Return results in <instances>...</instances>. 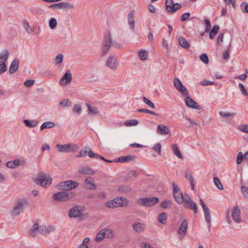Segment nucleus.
<instances>
[{
	"mask_svg": "<svg viewBox=\"0 0 248 248\" xmlns=\"http://www.w3.org/2000/svg\"><path fill=\"white\" fill-rule=\"evenodd\" d=\"M181 4L178 3H177L173 4L171 6V8H170L169 9H171L170 10V12L174 13V12H176L177 10L180 9L181 8Z\"/></svg>",
	"mask_w": 248,
	"mask_h": 248,
	"instance_id": "37998d69",
	"label": "nucleus"
},
{
	"mask_svg": "<svg viewBox=\"0 0 248 248\" xmlns=\"http://www.w3.org/2000/svg\"><path fill=\"white\" fill-rule=\"evenodd\" d=\"M239 88H240L242 94L244 95L247 96L248 95V93L247 90L245 89L244 85L242 83H239L238 84Z\"/></svg>",
	"mask_w": 248,
	"mask_h": 248,
	"instance_id": "8fccbe9b",
	"label": "nucleus"
},
{
	"mask_svg": "<svg viewBox=\"0 0 248 248\" xmlns=\"http://www.w3.org/2000/svg\"><path fill=\"white\" fill-rule=\"evenodd\" d=\"M63 56L62 54H58L55 58V63L57 64H60L63 61Z\"/></svg>",
	"mask_w": 248,
	"mask_h": 248,
	"instance_id": "de8ad7c7",
	"label": "nucleus"
},
{
	"mask_svg": "<svg viewBox=\"0 0 248 248\" xmlns=\"http://www.w3.org/2000/svg\"><path fill=\"white\" fill-rule=\"evenodd\" d=\"M173 197L175 201L179 204H182L183 202L184 195L182 193H173Z\"/></svg>",
	"mask_w": 248,
	"mask_h": 248,
	"instance_id": "a878e982",
	"label": "nucleus"
},
{
	"mask_svg": "<svg viewBox=\"0 0 248 248\" xmlns=\"http://www.w3.org/2000/svg\"><path fill=\"white\" fill-rule=\"evenodd\" d=\"M27 204V202L25 201H19L13 210L12 211V215L14 216H17L23 211V208Z\"/></svg>",
	"mask_w": 248,
	"mask_h": 248,
	"instance_id": "0eeeda50",
	"label": "nucleus"
},
{
	"mask_svg": "<svg viewBox=\"0 0 248 248\" xmlns=\"http://www.w3.org/2000/svg\"><path fill=\"white\" fill-rule=\"evenodd\" d=\"M134 158V156L128 155L117 158L115 160H114V162L120 163L128 162L129 161L133 160Z\"/></svg>",
	"mask_w": 248,
	"mask_h": 248,
	"instance_id": "412c9836",
	"label": "nucleus"
},
{
	"mask_svg": "<svg viewBox=\"0 0 248 248\" xmlns=\"http://www.w3.org/2000/svg\"><path fill=\"white\" fill-rule=\"evenodd\" d=\"M148 55V51L142 49L139 52V56L140 59V60L144 61L147 59V57Z\"/></svg>",
	"mask_w": 248,
	"mask_h": 248,
	"instance_id": "58836bf2",
	"label": "nucleus"
},
{
	"mask_svg": "<svg viewBox=\"0 0 248 248\" xmlns=\"http://www.w3.org/2000/svg\"><path fill=\"white\" fill-rule=\"evenodd\" d=\"M86 106L88 108L89 114H96L99 112V110L97 107L92 106L88 104H86Z\"/></svg>",
	"mask_w": 248,
	"mask_h": 248,
	"instance_id": "2f4dec72",
	"label": "nucleus"
},
{
	"mask_svg": "<svg viewBox=\"0 0 248 248\" xmlns=\"http://www.w3.org/2000/svg\"><path fill=\"white\" fill-rule=\"evenodd\" d=\"M138 124V121L135 119L127 120L124 123V124L126 126H135L137 125Z\"/></svg>",
	"mask_w": 248,
	"mask_h": 248,
	"instance_id": "4c0bfd02",
	"label": "nucleus"
},
{
	"mask_svg": "<svg viewBox=\"0 0 248 248\" xmlns=\"http://www.w3.org/2000/svg\"><path fill=\"white\" fill-rule=\"evenodd\" d=\"M34 182L43 187H46L51 185L52 180L46 173L41 172L34 178Z\"/></svg>",
	"mask_w": 248,
	"mask_h": 248,
	"instance_id": "f03ea898",
	"label": "nucleus"
},
{
	"mask_svg": "<svg viewBox=\"0 0 248 248\" xmlns=\"http://www.w3.org/2000/svg\"><path fill=\"white\" fill-rule=\"evenodd\" d=\"M183 201L184 207L186 209H192V207L194 205V203H196V202H193L191 198L187 194L184 195V198Z\"/></svg>",
	"mask_w": 248,
	"mask_h": 248,
	"instance_id": "ddd939ff",
	"label": "nucleus"
},
{
	"mask_svg": "<svg viewBox=\"0 0 248 248\" xmlns=\"http://www.w3.org/2000/svg\"><path fill=\"white\" fill-rule=\"evenodd\" d=\"M102 232L104 234L105 236L107 238H112L114 237V234L113 231L109 229H102Z\"/></svg>",
	"mask_w": 248,
	"mask_h": 248,
	"instance_id": "c756f323",
	"label": "nucleus"
},
{
	"mask_svg": "<svg viewBox=\"0 0 248 248\" xmlns=\"http://www.w3.org/2000/svg\"><path fill=\"white\" fill-rule=\"evenodd\" d=\"M50 7L54 9H70L73 7V5L69 3L59 2L51 5Z\"/></svg>",
	"mask_w": 248,
	"mask_h": 248,
	"instance_id": "dca6fc26",
	"label": "nucleus"
},
{
	"mask_svg": "<svg viewBox=\"0 0 248 248\" xmlns=\"http://www.w3.org/2000/svg\"><path fill=\"white\" fill-rule=\"evenodd\" d=\"M241 8L243 12L248 13V3L246 2H242L241 4Z\"/></svg>",
	"mask_w": 248,
	"mask_h": 248,
	"instance_id": "5fc2aeb1",
	"label": "nucleus"
},
{
	"mask_svg": "<svg viewBox=\"0 0 248 248\" xmlns=\"http://www.w3.org/2000/svg\"><path fill=\"white\" fill-rule=\"evenodd\" d=\"M89 157L91 158H100L101 159L108 163H112L113 162H114V161L113 160H108L105 158L103 156L97 154H95L92 152H90L89 154Z\"/></svg>",
	"mask_w": 248,
	"mask_h": 248,
	"instance_id": "393cba45",
	"label": "nucleus"
},
{
	"mask_svg": "<svg viewBox=\"0 0 248 248\" xmlns=\"http://www.w3.org/2000/svg\"><path fill=\"white\" fill-rule=\"evenodd\" d=\"M172 150L173 151V154L178 157L181 159L183 158V155H182L177 144H173L172 145Z\"/></svg>",
	"mask_w": 248,
	"mask_h": 248,
	"instance_id": "c85d7f7f",
	"label": "nucleus"
},
{
	"mask_svg": "<svg viewBox=\"0 0 248 248\" xmlns=\"http://www.w3.org/2000/svg\"><path fill=\"white\" fill-rule=\"evenodd\" d=\"M243 158V155L242 152H239L237 155L236 163L239 165L241 164Z\"/></svg>",
	"mask_w": 248,
	"mask_h": 248,
	"instance_id": "3c124183",
	"label": "nucleus"
},
{
	"mask_svg": "<svg viewBox=\"0 0 248 248\" xmlns=\"http://www.w3.org/2000/svg\"><path fill=\"white\" fill-rule=\"evenodd\" d=\"M133 229L137 232H143L146 228L145 224L140 222H135L132 225Z\"/></svg>",
	"mask_w": 248,
	"mask_h": 248,
	"instance_id": "6ab92c4d",
	"label": "nucleus"
},
{
	"mask_svg": "<svg viewBox=\"0 0 248 248\" xmlns=\"http://www.w3.org/2000/svg\"><path fill=\"white\" fill-rule=\"evenodd\" d=\"M6 71V66L3 62L0 61V74L3 73Z\"/></svg>",
	"mask_w": 248,
	"mask_h": 248,
	"instance_id": "6e6d98bb",
	"label": "nucleus"
},
{
	"mask_svg": "<svg viewBox=\"0 0 248 248\" xmlns=\"http://www.w3.org/2000/svg\"><path fill=\"white\" fill-rule=\"evenodd\" d=\"M104 234L102 232V230L97 233L95 237V241L99 242L102 241L105 237Z\"/></svg>",
	"mask_w": 248,
	"mask_h": 248,
	"instance_id": "c03bdc74",
	"label": "nucleus"
},
{
	"mask_svg": "<svg viewBox=\"0 0 248 248\" xmlns=\"http://www.w3.org/2000/svg\"><path fill=\"white\" fill-rule=\"evenodd\" d=\"M36 231L43 235H46L48 233V228L46 226H39L38 223L33 225L32 228L30 230V235L32 237H35L36 234Z\"/></svg>",
	"mask_w": 248,
	"mask_h": 248,
	"instance_id": "423d86ee",
	"label": "nucleus"
},
{
	"mask_svg": "<svg viewBox=\"0 0 248 248\" xmlns=\"http://www.w3.org/2000/svg\"><path fill=\"white\" fill-rule=\"evenodd\" d=\"M167 215L166 213H162L159 215L158 218V220L160 223L163 224H165L167 222Z\"/></svg>",
	"mask_w": 248,
	"mask_h": 248,
	"instance_id": "c9c22d12",
	"label": "nucleus"
},
{
	"mask_svg": "<svg viewBox=\"0 0 248 248\" xmlns=\"http://www.w3.org/2000/svg\"><path fill=\"white\" fill-rule=\"evenodd\" d=\"M24 123L25 125L29 127H34L37 124L38 122L36 121H30L28 120H24Z\"/></svg>",
	"mask_w": 248,
	"mask_h": 248,
	"instance_id": "72a5a7b5",
	"label": "nucleus"
},
{
	"mask_svg": "<svg viewBox=\"0 0 248 248\" xmlns=\"http://www.w3.org/2000/svg\"><path fill=\"white\" fill-rule=\"evenodd\" d=\"M179 45L185 48H188L189 47V44L184 37H180L178 39Z\"/></svg>",
	"mask_w": 248,
	"mask_h": 248,
	"instance_id": "bb28decb",
	"label": "nucleus"
},
{
	"mask_svg": "<svg viewBox=\"0 0 248 248\" xmlns=\"http://www.w3.org/2000/svg\"><path fill=\"white\" fill-rule=\"evenodd\" d=\"M161 146L160 143H157L153 147V149L157 152L159 155H161Z\"/></svg>",
	"mask_w": 248,
	"mask_h": 248,
	"instance_id": "13d9d810",
	"label": "nucleus"
},
{
	"mask_svg": "<svg viewBox=\"0 0 248 248\" xmlns=\"http://www.w3.org/2000/svg\"><path fill=\"white\" fill-rule=\"evenodd\" d=\"M106 205L109 208H113L116 207L115 204H114V202L113 200L107 202L106 203Z\"/></svg>",
	"mask_w": 248,
	"mask_h": 248,
	"instance_id": "0e129e2a",
	"label": "nucleus"
},
{
	"mask_svg": "<svg viewBox=\"0 0 248 248\" xmlns=\"http://www.w3.org/2000/svg\"><path fill=\"white\" fill-rule=\"evenodd\" d=\"M57 24V20L54 18H51L49 21V26L51 29H54Z\"/></svg>",
	"mask_w": 248,
	"mask_h": 248,
	"instance_id": "79ce46f5",
	"label": "nucleus"
},
{
	"mask_svg": "<svg viewBox=\"0 0 248 248\" xmlns=\"http://www.w3.org/2000/svg\"><path fill=\"white\" fill-rule=\"evenodd\" d=\"M132 190L131 188L128 186H121L118 188V191L122 193H127Z\"/></svg>",
	"mask_w": 248,
	"mask_h": 248,
	"instance_id": "cd10ccee",
	"label": "nucleus"
},
{
	"mask_svg": "<svg viewBox=\"0 0 248 248\" xmlns=\"http://www.w3.org/2000/svg\"><path fill=\"white\" fill-rule=\"evenodd\" d=\"M174 4L173 2V0H166V7L167 9V10L170 12V10L171 9H170V8H171V6Z\"/></svg>",
	"mask_w": 248,
	"mask_h": 248,
	"instance_id": "603ef678",
	"label": "nucleus"
},
{
	"mask_svg": "<svg viewBox=\"0 0 248 248\" xmlns=\"http://www.w3.org/2000/svg\"><path fill=\"white\" fill-rule=\"evenodd\" d=\"M81 213L79 210L78 206H75L72 208L68 213V215L70 217H77L80 216Z\"/></svg>",
	"mask_w": 248,
	"mask_h": 248,
	"instance_id": "aec40b11",
	"label": "nucleus"
},
{
	"mask_svg": "<svg viewBox=\"0 0 248 248\" xmlns=\"http://www.w3.org/2000/svg\"><path fill=\"white\" fill-rule=\"evenodd\" d=\"M204 22L206 24L205 31L208 32L211 29V23L210 20L208 19H205Z\"/></svg>",
	"mask_w": 248,
	"mask_h": 248,
	"instance_id": "69168bd1",
	"label": "nucleus"
},
{
	"mask_svg": "<svg viewBox=\"0 0 248 248\" xmlns=\"http://www.w3.org/2000/svg\"><path fill=\"white\" fill-rule=\"evenodd\" d=\"M72 79V74L69 70H67L62 77L60 80V84L61 85H66L70 83Z\"/></svg>",
	"mask_w": 248,
	"mask_h": 248,
	"instance_id": "9b49d317",
	"label": "nucleus"
},
{
	"mask_svg": "<svg viewBox=\"0 0 248 248\" xmlns=\"http://www.w3.org/2000/svg\"><path fill=\"white\" fill-rule=\"evenodd\" d=\"M242 192L246 198H248V187L246 186L241 187Z\"/></svg>",
	"mask_w": 248,
	"mask_h": 248,
	"instance_id": "680f3d73",
	"label": "nucleus"
},
{
	"mask_svg": "<svg viewBox=\"0 0 248 248\" xmlns=\"http://www.w3.org/2000/svg\"><path fill=\"white\" fill-rule=\"evenodd\" d=\"M111 44L112 46L116 48L120 49L122 48V45L120 43L117 42L115 41H112L110 33L109 31H108L105 34L102 44V53L103 55L105 54L108 51Z\"/></svg>",
	"mask_w": 248,
	"mask_h": 248,
	"instance_id": "f257e3e1",
	"label": "nucleus"
},
{
	"mask_svg": "<svg viewBox=\"0 0 248 248\" xmlns=\"http://www.w3.org/2000/svg\"><path fill=\"white\" fill-rule=\"evenodd\" d=\"M9 56V52L7 50H4L2 52L1 54L0 55V61H2L4 63L7 61V59Z\"/></svg>",
	"mask_w": 248,
	"mask_h": 248,
	"instance_id": "e433bc0d",
	"label": "nucleus"
},
{
	"mask_svg": "<svg viewBox=\"0 0 248 248\" xmlns=\"http://www.w3.org/2000/svg\"><path fill=\"white\" fill-rule=\"evenodd\" d=\"M116 207L123 206L124 205V199L122 198H116L113 200Z\"/></svg>",
	"mask_w": 248,
	"mask_h": 248,
	"instance_id": "f704fd0d",
	"label": "nucleus"
},
{
	"mask_svg": "<svg viewBox=\"0 0 248 248\" xmlns=\"http://www.w3.org/2000/svg\"><path fill=\"white\" fill-rule=\"evenodd\" d=\"M23 27L28 33H31L32 31V29L30 27L27 21L24 20L23 22Z\"/></svg>",
	"mask_w": 248,
	"mask_h": 248,
	"instance_id": "a19ab883",
	"label": "nucleus"
},
{
	"mask_svg": "<svg viewBox=\"0 0 248 248\" xmlns=\"http://www.w3.org/2000/svg\"><path fill=\"white\" fill-rule=\"evenodd\" d=\"M78 185L79 184L77 181L68 180L60 183L59 187L60 189L67 191L76 188Z\"/></svg>",
	"mask_w": 248,
	"mask_h": 248,
	"instance_id": "39448f33",
	"label": "nucleus"
},
{
	"mask_svg": "<svg viewBox=\"0 0 248 248\" xmlns=\"http://www.w3.org/2000/svg\"><path fill=\"white\" fill-rule=\"evenodd\" d=\"M159 202V199L155 197L141 198L137 200V203L143 206H153Z\"/></svg>",
	"mask_w": 248,
	"mask_h": 248,
	"instance_id": "20e7f679",
	"label": "nucleus"
},
{
	"mask_svg": "<svg viewBox=\"0 0 248 248\" xmlns=\"http://www.w3.org/2000/svg\"><path fill=\"white\" fill-rule=\"evenodd\" d=\"M240 130L243 132L248 133V125L245 124V125L240 126Z\"/></svg>",
	"mask_w": 248,
	"mask_h": 248,
	"instance_id": "774afa93",
	"label": "nucleus"
},
{
	"mask_svg": "<svg viewBox=\"0 0 248 248\" xmlns=\"http://www.w3.org/2000/svg\"><path fill=\"white\" fill-rule=\"evenodd\" d=\"M56 147L58 151L60 152L69 153L75 150L74 146L71 144H65L64 145L57 144Z\"/></svg>",
	"mask_w": 248,
	"mask_h": 248,
	"instance_id": "9d476101",
	"label": "nucleus"
},
{
	"mask_svg": "<svg viewBox=\"0 0 248 248\" xmlns=\"http://www.w3.org/2000/svg\"><path fill=\"white\" fill-rule=\"evenodd\" d=\"M200 83L202 86H206V85H214V84H215V83L213 82V81H211L207 80H206V79L202 80V81H201Z\"/></svg>",
	"mask_w": 248,
	"mask_h": 248,
	"instance_id": "052dcab7",
	"label": "nucleus"
},
{
	"mask_svg": "<svg viewBox=\"0 0 248 248\" xmlns=\"http://www.w3.org/2000/svg\"><path fill=\"white\" fill-rule=\"evenodd\" d=\"M55 124L54 123L51 122H47L44 123L41 126V130H43L45 128H53L55 126Z\"/></svg>",
	"mask_w": 248,
	"mask_h": 248,
	"instance_id": "473e14b6",
	"label": "nucleus"
},
{
	"mask_svg": "<svg viewBox=\"0 0 248 248\" xmlns=\"http://www.w3.org/2000/svg\"><path fill=\"white\" fill-rule=\"evenodd\" d=\"M78 172L82 175L89 174L93 175L94 173V171L89 167H84L78 170Z\"/></svg>",
	"mask_w": 248,
	"mask_h": 248,
	"instance_id": "4be33fe9",
	"label": "nucleus"
},
{
	"mask_svg": "<svg viewBox=\"0 0 248 248\" xmlns=\"http://www.w3.org/2000/svg\"><path fill=\"white\" fill-rule=\"evenodd\" d=\"M143 100L144 102L146 104L148 105L150 107L152 108H155L154 104L150 100L148 99L145 97H143Z\"/></svg>",
	"mask_w": 248,
	"mask_h": 248,
	"instance_id": "864d4df0",
	"label": "nucleus"
},
{
	"mask_svg": "<svg viewBox=\"0 0 248 248\" xmlns=\"http://www.w3.org/2000/svg\"><path fill=\"white\" fill-rule=\"evenodd\" d=\"M73 111L76 113H80L81 111V108L80 105H74L73 108Z\"/></svg>",
	"mask_w": 248,
	"mask_h": 248,
	"instance_id": "bf43d9fd",
	"label": "nucleus"
},
{
	"mask_svg": "<svg viewBox=\"0 0 248 248\" xmlns=\"http://www.w3.org/2000/svg\"><path fill=\"white\" fill-rule=\"evenodd\" d=\"M19 64V61L18 59H15L12 62L9 69V72L11 74H13L18 69Z\"/></svg>",
	"mask_w": 248,
	"mask_h": 248,
	"instance_id": "a211bd4d",
	"label": "nucleus"
},
{
	"mask_svg": "<svg viewBox=\"0 0 248 248\" xmlns=\"http://www.w3.org/2000/svg\"><path fill=\"white\" fill-rule=\"evenodd\" d=\"M188 227V221L186 219H185L182 221L180 228L178 229V233L180 235L182 238L184 237L186 234L187 229Z\"/></svg>",
	"mask_w": 248,
	"mask_h": 248,
	"instance_id": "2eb2a0df",
	"label": "nucleus"
},
{
	"mask_svg": "<svg viewBox=\"0 0 248 248\" xmlns=\"http://www.w3.org/2000/svg\"><path fill=\"white\" fill-rule=\"evenodd\" d=\"M173 84L177 90L181 93L184 96H187L188 93L186 87L184 86L181 81L178 78H174Z\"/></svg>",
	"mask_w": 248,
	"mask_h": 248,
	"instance_id": "6e6552de",
	"label": "nucleus"
},
{
	"mask_svg": "<svg viewBox=\"0 0 248 248\" xmlns=\"http://www.w3.org/2000/svg\"><path fill=\"white\" fill-rule=\"evenodd\" d=\"M75 196V194L72 192H67L63 190L54 194L53 198L57 201L65 202L68 201Z\"/></svg>",
	"mask_w": 248,
	"mask_h": 248,
	"instance_id": "7ed1b4c3",
	"label": "nucleus"
},
{
	"mask_svg": "<svg viewBox=\"0 0 248 248\" xmlns=\"http://www.w3.org/2000/svg\"><path fill=\"white\" fill-rule=\"evenodd\" d=\"M171 204V202L169 200L163 201L160 204V206L163 208H169L170 207V204Z\"/></svg>",
	"mask_w": 248,
	"mask_h": 248,
	"instance_id": "09e8293b",
	"label": "nucleus"
},
{
	"mask_svg": "<svg viewBox=\"0 0 248 248\" xmlns=\"http://www.w3.org/2000/svg\"><path fill=\"white\" fill-rule=\"evenodd\" d=\"M219 114L223 117H229V116H233L235 115V113H229V112H223L222 111H220L219 112Z\"/></svg>",
	"mask_w": 248,
	"mask_h": 248,
	"instance_id": "e2e57ef3",
	"label": "nucleus"
},
{
	"mask_svg": "<svg viewBox=\"0 0 248 248\" xmlns=\"http://www.w3.org/2000/svg\"><path fill=\"white\" fill-rule=\"evenodd\" d=\"M190 16V14L189 12L184 13L182 16V18H181L182 21H184L187 20L188 19L189 17Z\"/></svg>",
	"mask_w": 248,
	"mask_h": 248,
	"instance_id": "338daca9",
	"label": "nucleus"
},
{
	"mask_svg": "<svg viewBox=\"0 0 248 248\" xmlns=\"http://www.w3.org/2000/svg\"><path fill=\"white\" fill-rule=\"evenodd\" d=\"M13 161L15 168L17 167L19 165H23L25 163V161L24 160H19L18 159H15Z\"/></svg>",
	"mask_w": 248,
	"mask_h": 248,
	"instance_id": "a18cd8bd",
	"label": "nucleus"
},
{
	"mask_svg": "<svg viewBox=\"0 0 248 248\" xmlns=\"http://www.w3.org/2000/svg\"><path fill=\"white\" fill-rule=\"evenodd\" d=\"M206 221L209 224V227H210V223L211 222V217L209 209H206L203 210Z\"/></svg>",
	"mask_w": 248,
	"mask_h": 248,
	"instance_id": "7c9ffc66",
	"label": "nucleus"
},
{
	"mask_svg": "<svg viewBox=\"0 0 248 248\" xmlns=\"http://www.w3.org/2000/svg\"><path fill=\"white\" fill-rule=\"evenodd\" d=\"M90 152L92 151L90 147L86 146L84 147L80 150L79 154L77 155V156L79 157H82L86 156L87 155L89 156Z\"/></svg>",
	"mask_w": 248,
	"mask_h": 248,
	"instance_id": "b1692460",
	"label": "nucleus"
},
{
	"mask_svg": "<svg viewBox=\"0 0 248 248\" xmlns=\"http://www.w3.org/2000/svg\"><path fill=\"white\" fill-rule=\"evenodd\" d=\"M200 60L203 62L204 63L207 64L209 62V59L207 55L203 53L200 56Z\"/></svg>",
	"mask_w": 248,
	"mask_h": 248,
	"instance_id": "49530a36",
	"label": "nucleus"
},
{
	"mask_svg": "<svg viewBox=\"0 0 248 248\" xmlns=\"http://www.w3.org/2000/svg\"><path fill=\"white\" fill-rule=\"evenodd\" d=\"M106 66L112 70H116L118 66V62L114 56H110L106 61Z\"/></svg>",
	"mask_w": 248,
	"mask_h": 248,
	"instance_id": "1a4fd4ad",
	"label": "nucleus"
},
{
	"mask_svg": "<svg viewBox=\"0 0 248 248\" xmlns=\"http://www.w3.org/2000/svg\"><path fill=\"white\" fill-rule=\"evenodd\" d=\"M85 188L87 189L94 190L97 187L92 177H88L84 181Z\"/></svg>",
	"mask_w": 248,
	"mask_h": 248,
	"instance_id": "f8f14e48",
	"label": "nucleus"
},
{
	"mask_svg": "<svg viewBox=\"0 0 248 248\" xmlns=\"http://www.w3.org/2000/svg\"><path fill=\"white\" fill-rule=\"evenodd\" d=\"M240 210L238 206H236L232 211V217L234 221L236 223H240L241 221L240 218Z\"/></svg>",
	"mask_w": 248,
	"mask_h": 248,
	"instance_id": "f3484780",
	"label": "nucleus"
},
{
	"mask_svg": "<svg viewBox=\"0 0 248 248\" xmlns=\"http://www.w3.org/2000/svg\"><path fill=\"white\" fill-rule=\"evenodd\" d=\"M214 184L216 185V186L219 189H220V190L223 189V186L221 182L220 181L219 179L217 177H215L214 178Z\"/></svg>",
	"mask_w": 248,
	"mask_h": 248,
	"instance_id": "ea45409f",
	"label": "nucleus"
},
{
	"mask_svg": "<svg viewBox=\"0 0 248 248\" xmlns=\"http://www.w3.org/2000/svg\"><path fill=\"white\" fill-rule=\"evenodd\" d=\"M157 131L161 135H166L169 133L170 130L167 126L160 124L157 127Z\"/></svg>",
	"mask_w": 248,
	"mask_h": 248,
	"instance_id": "5701e85b",
	"label": "nucleus"
},
{
	"mask_svg": "<svg viewBox=\"0 0 248 248\" xmlns=\"http://www.w3.org/2000/svg\"><path fill=\"white\" fill-rule=\"evenodd\" d=\"M185 103L187 106L195 109L200 110L201 107L197 104V103L193 100L191 97L187 96L185 98Z\"/></svg>",
	"mask_w": 248,
	"mask_h": 248,
	"instance_id": "4468645a",
	"label": "nucleus"
},
{
	"mask_svg": "<svg viewBox=\"0 0 248 248\" xmlns=\"http://www.w3.org/2000/svg\"><path fill=\"white\" fill-rule=\"evenodd\" d=\"M34 83V80H27L24 82V85L27 87H31L33 85Z\"/></svg>",
	"mask_w": 248,
	"mask_h": 248,
	"instance_id": "4d7b16f0",
	"label": "nucleus"
}]
</instances>
